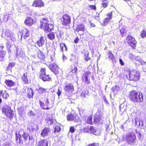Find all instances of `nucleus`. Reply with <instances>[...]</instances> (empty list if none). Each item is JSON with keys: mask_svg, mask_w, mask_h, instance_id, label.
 Listing matches in <instances>:
<instances>
[{"mask_svg": "<svg viewBox=\"0 0 146 146\" xmlns=\"http://www.w3.org/2000/svg\"><path fill=\"white\" fill-rule=\"evenodd\" d=\"M130 100L134 102H139L143 100V94L141 93H139L135 90L130 92L129 96Z\"/></svg>", "mask_w": 146, "mask_h": 146, "instance_id": "f257e3e1", "label": "nucleus"}, {"mask_svg": "<svg viewBox=\"0 0 146 146\" xmlns=\"http://www.w3.org/2000/svg\"><path fill=\"white\" fill-rule=\"evenodd\" d=\"M126 78L130 80L137 81L139 80L140 76L139 71L132 70L129 71L126 70L125 72Z\"/></svg>", "mask_w": 146, "mask_h": 146, "instance_id": "f03ea898", "label": "nucleus"}, {"mask_svg": "<svg viewBox=\"0 0 146 146\" xmlns=\"http://www.w3.org/2000/svg\"><path fill=\"white\" fill-rule=\"evenodd\" d=\"M136 138L135 134L133 132L127 134L125 136L122 137L124 140H125L128 144L131 145H133L135 144Z\"/></svg>", "mask_w": 146, "mask_h": 146, "instance_id": "7ed1b4c3", "label": "nucleus"}, {"mask_svg": "<svg viewBox=\"0 0 146 146\" xmlns=\"http://www.w3.org/2000/svg\"><path fill=\"white\" fill-rule=\"evenodd\" d=\"M46 20V19H43L40 20V28H43L45 31L50 32L53 29L54 25L52 24H49L46 22L47 21Z\"/></svg>", "mask_w": 146, "mask_h": 146, "instance_id": "20e7f679", "label": "nucleus"}, {"mask_svg": "<svg viewBox=\"0 0 146 146\" xmlns=\"http://www.w3.org/2000/svg\"><path fill=\"white\" fill-rule=\"evenodd\" d=\"M2 112L7 117L10 119H12L13 116V111L11 110L10 106H4L2 109Z\"/></svg>", "mask_w": 146, "mask_h": 146, "instance_id": "39448f33", "label": "nucleus"}, {"mask_svg": "<svg viewBox=\"0 0 146 146\" xmlns=\"http://www.w3.org/2000/svg\"><path fill=\"white\" fill-rule=\"evenodd\" d=\"M46 71L45 68H41L40 72V78L44 82L50 81L52 78L48 74H46Z\"/></svg>", "mask_w": 146, "mask_h": 146, "instance_id": "423d86ee", "label": "nucleus"}, {"mask_svg": "<svg viewBox=\"0 0 146 146\" xmlns=\"http://www.w3.org/2000/svg\"><path fill=\"white\" fill-rule=\"evenodd\" d=\"M64 90L67 94H72L74 90V86L72 84L65 82L64 85Z\"/></svg>", "mask_w": 146, "mask_h": 146, "instance_id": "0eeeda50", "label": "nucleus"}, {"mask_svg": "<svg viewBox=\"0 0 146 146\" xmlns=\"http://www.w3.org/2000/svg\"><path fill=\"white\" fill-rule=\"evenodd\" d=\"M5 37L7 39L14 42L16 41L15 34L9 30H6L5 33Z\"/></svg>", "mask_w": 146, "mask_h": 146, "instance_id": "6e6552de", "label": "nucleus"}, {"mask_svg": "<svg viewBox=\"0 0 146 146\" xmlns=\"http://www.w3.org/2000/svg\"><path fill=\"white\" fill-rule=\"evenodd\" d=\"M126 41L134 49L135 48L137 42L135 40V39L131 35H129L127 36L126 38Z\"/></svg>", "mask_w": 146, "mask_h": 146, "instance_id": "1a4fd4ad", "label": "nucleus"}, {"mask_svg": "<svg viewBox=\"0 0 146 146\" xmlns=\"http://www.w3.org/2000/svg\"><path fill=\"white\" fill-rule=\"evenodd\" d=\"M18 35V38L21 40L22 39L23 37L25 39L29 35V30L26 29H24L20 31Z\"/></svg>", "mask_w": 146, "mask_h": 146, "instance_id": "9d476101", "label": "nucleus"}, {"mask_svg": "<svg viewBox=\"0 0 146 146\" xmlns=\"http://www.w3.org/2000/svg\"><path fill=\"white\" fill-rule=\"evenodd\" d=\"M61 21L62 25L65 26H67L71 23V17L67 14L64 15L61 18Z\"/></svg>", "mask_w": 146, "mask_h": 146, "instance_id": "9b49d317", "label": "nucleus"}, {"mask_svg": "<svg viewBox=\"0 0 146 146\" xmlns=\"http://www.w3.org/2000/svg\"><path fill=\"white\" fill-rule=\"evenodd\" d=\"M67 119L69 121H74L78 122L79 120L78 116L76 114H68L67 116Z\"/></svg>", "mask_w": 146, "mask_h": 146, "instance_id": "f8f14e48", "label": "nucleus"}, {"mask_svg": "<svg viewBox=\"0 0 146 146\" xmlns=\"http://www.w3.org/2000/svg\"><path fill=\"white\" fill-rule=\"evenodd\" d=\"M112 13L111 12L107 14V17L104 19L102 23V26H106L108 24V22L112 19Z\"/></svg>", "mask_w": 146, "mask_h": 146, "instance_id": "ddd939ff", "label": "nucleus"}, {"mask_svg": "<svg viewBox=\"0 0 146 146\" xmlns=\"http://www.w3.org/2000/svg\"><path fill=\"white\" fill-rule=\"evenodd\" d=\"M49 68L50 70L55 74L58 72V66L55 64H52L49 66Z\"/></svg>", "mask_w": 146, "mask_h": 146, "instance_id": "4468645a", "label": "nucleus"}, {"mask_svg": "<svg viewBox=\"0 0 146 146\" xmlns=\"http://www.w3.org/2000/svg\"><path fill=\"white\" fill-rule=\"evenodd\" d=\"M50 132V129L45 127L42 130L40 134L41 136L43 137H46L49 135Z\"/></svg>", "mask_w": 146, "mask_h": 146, "instance_id": "2eb2a0df", "label": "nucleus"}, {"mask_svg": "<svg viewBox=\"0 0 146 146\" xmlns=\"http://www.w3.org/2000/svg\"><path fill=\"white\" fill-rule=\"evenodd\" d=\"M90 74V72L87 71L85 72L83 75L82 80L86 84L89 83L90 80H88V77Z\"/></svg>", "mask_w": 146, "mask_h": 146, "instance_id": "dca6fc26", "label": "nucleus"}, {"mask_svg": "<svg viewBox=\"0 0 146 146\" xmlns=\"http://www.w3.org/2000/svg\"><path fill=\"white\" fill-rule=\"evenodd\" d=\"M47 123L49 125H51L55 123L56 122L55 120L54 117L52 116V114L48 115L47 116L46 119Z\"/></svg>", "mask_w": 146, "mask_h": 146, "instance_id": "f3484780", "label": "nucleus"}, {"mask_svg": "<svg viewBox=\"0 0 146 146\" xmlns=\"http://www.w3.org/2000/svg\"><path fill=\"white\" fill-rule=\"evenodd\" d=\"M44 3L41 0H35L33 4V6L36 7H41L44 6Z\"/></svg>", "mask_w": 146, "mask_h": 146, "instance_id": "a211bd4d", "label": "nucleus"}, {"mask_svg": "<svg viewBox=\"0 0 146 146\" xmlns=\"http://www.w3.org/2000/svg\"><path fill=\"white\" fill-rule=\"evenodd\" d=\"M107 55L109 59L113 63H115L116 59L115 56L110 51H109L107 53Z\"/></svg>", "mask_w": 146, "mask_h": 146, "instance_id": "6ab92c4d", "label": "nucleus"}, {"mask_svg": "<svg viewBox=\"0 0 146 146\" xmlns=\"http://www.w3.org/2000/svg\"><path fill=\"white\" fill-rule=\"evenodd\" d=\"M25 23L28 26H31L33 23V20L30 17H27L25 21Z\"/></svg>", "mask_w": 146, "mask_h": 146, "instance_id": "aec40b11", "label": "nucleus"}, {"mask_svg": "<svg viewBox=\"0 0 146 146\" xmlns=\"http://www.w3.org/2000/svg\"><path fill=\"white\" fill-rule=\"evenodd\" d=\"M29 74L27 72L24 73L23 76L22 80L24 84H28L29 81L28 80V76Z\"/></svg>", "mask_w": 146, "mask_h": 146, "instance_id": "412c9836", "label": "nucleus"}, {"mask_svg": "<svg viewBox=\"0 0 146 146\" xmlns=\"http://www.w3.org/2000/svg\"><path fill=\"white\" fill-rule=\"evenodd\" d=\"M4 48V46H0V53L1 54L0 56V60L1 61H2L3 60L5 54L6 53V51L3 50V49Z\"/></svg>", "mask_w": 146, "mask_h": 146, "instance_id": "4be33fe9", "label": "nucleus"}, {"mask_svg": "<svg viewBox=\"0 0 146 146\" xmlns=\"http://www.w3.org/2000/svg\"><path fill=\"white\" fill-rule=\"evenodd\" d=\"M15 141H16L17 143L19 144H20L21 143L23 144V141L21 139V135L20 134L19 132V141H18V139H19V136H18V135L17 133H15Z\"/></svg>", "mask_w": 146, "mask_h": 146, "instance_id": "5701e85b", "label": "nucleus"}, {"mask_svg": "<svg viewBox=\"0 0 146 146\" xmlns=\"http://www.w3.org/2000/svg\"><path fill=\"white\" fill-rule=\"evenodd\" d=\"M5 83L9 87H11L15 86V82L10 80H6L5 81Z\"/></svg>", "mask_w": 146, "mask_h": 146, "instance_id": "b1692460", "label": "nucleus"}, {"mask_svg": "<svg viewBox=\"0 0 146 146\" xmlns=\"http://www.w3.org/2000/svg\"><path fill=\"white\" fill-rule=\"evenodd\" d=\"M38 146H48V142L45 139H43L39 141L38 143Z\"/></svg>", "mask_w": 146, "mask_h": 146, "instance_id": "393cba45", "label": "nucleus"}, {"mask_svg": "<svg viewBox=\"0 0 146 146\" xmlns=\"http://www.w3.org/2000/svg\"><path fill=\"white\" fill-rule=\"evenodd\" d=\"M101 119V116L99 115L96 114L94 117V122L95 123H97L100 122Z\"/></svg>", "mask_w": 146, "mask_h": 146, "instance_id": "a878e982", "label": "nucleus"}, {"mask_svg": "<svg viewBox=\"0 0 146 146\" xmlns=\"http://www.w3.org/2000/svg\"><path fill=\"white\" fill-rule=\"evenodd\" d=\"M45 40L43 37L41 36L39 40L37 42V44L39 47L42 46L44 44Z\"/></svg>", "mask_w": 146, "mask_h": 146, "instance_id": "bb28decb", "label": "nucleus"}, {"mask_svg": "<svg viewBox=\"0 0 146 146\" xmlns=\"http://www.w3.org/2000/svg\"><path fill=\"white\" fill-rule=\"evenodd\" d=\"M76 30L78 32L81 31L84 32L85 31V28L84 25L83 24H79L76 27Z\"/></svg>", "mask_w": 146, "mask_h": 146, "instance_id": "cd10ccee", "label": "nucleus"}, {"mask_svg": "<svg viewBox=\"0 0 146 146\" xmlns=\"http://www.w3.org/2000/svg\"><path fill=\"white\" fill-rule=\"evenodd\" d=\"M34 93L33 92V90L31 88H29L28 89L27 97L29 98L33 97V96L34 95Z\"/></svg>", "mask_w": 146, "mask_h": 146, "instance_id": "c85d7f7f", "label": "nucleus"}, {"mask_svg": "<svg viewBox=\"0 0 146 146\" xmlns=\"http://www.w3.org/2000/svg\"><path fill=\"white\" fill-rule=\"evenodd\" d=\"M56 33H55L51 32L48 34L47 36L49 39L51 40H53L55 39Z\"/></svg>", "mask_w": 146, "mask_h": 146, "instance_id": "c756f323", "label": "nucleus"}, {"mask_svg": "<svg viewBox=\"0 0 146 146\" xmlns=\"http://www.w3.org/2000/svg\"><path fill=\"white\" fill-rule=\"evenodd\" d=\"M22 136L25 142L27 141L28 137L29 141H30L31 138L29 136L28 133L24 132L23 133L22 135Z\"/></svg>", "mask_w": 146, "mask_h": 146, "instance_id": "7c9ffc66", "label": "nucleus"}, {"mask_svg": "<svg viewBox=\"0 0 146 146\" xmlns=\"http://www.w3.org/2000/svg\"><path fill=\"white\" fill-rule=\"evenodd\" d=\"M45 103L46 106H46L49 108V109L51 108L53 105V104L52 102H49L48 99L47 98L46 99Z\"/></svg>", "mask_w": 146, "mask_h": 146, "instance_id": "2f4dec72", "label": "nucleus"}, {"mask_svg": "<svg viewBox=\"0 0 146 146\" xmlns=\"http://www.w3.org/2000/svg\"><path fill=\"white\" fill-rule=\"evenodd\" d=\"M60 50L62 52L63 50L66 51L67 50V48L64 43H60Z\"/></svg>", "mask_w": 146, "mask_h": 146, "instance_id": "473e14b6", "label": "nucleus"}, {"mask_svg": "<svg viewBox=\"0 0 146 146\" xmlns=\"http://www.w3.org/2000/svg\"><path fill=\"white\" fill-rule=\"evenodd\" d=\"M40 106L42 109L48 110L49 109L48 107L46 106V104L44 103L41 102L40 101H39Z\"/></svg>", "mask_w": 146, "mask_h": 146, "instance_id": "72a5a7b5", "label": "nucleus"}, {"mask_svg": "<svg viewBox=\"0 0 146 146\" xmlns=\"http://www.w3.org/2000/svg\"><path fill=\"white\" fill-rule=\"evenodd\" d=\"M126 107V106L123 104H121L119 106L120 111L123 114V112L125 111Z\"/></svg>", "mask_w": 146, "mask_h": 146, "instance_id": "f704fd0d", "label": "nucleus"}, {"mask_svg": "<svg viewBox=\"0 0 146 146\" xmlns=\"http://www.w3.org/2000/svg\"><path fill=\"white\" fill-rule=\"evenodd\" d=\"M38 56L40 59L42 60H43L45 58V56L40 51L38 53Z\"/></svg>", "mask_w": 146, "mask_h": 146, "instance_id": "c9c22d12", "label": "nucleus"}, {"mask_svg": "<svg viewBox=\"0 0 146 146\" xmlns=\"http://www.w3.org/2000/svg\"><path fill=\"white\" fill-rule=\"evenodd\" d=\"M89 130L90 132L92 134H96L95 133L96 132V129L93 126H91L89 128Z\"/></svg>", "mask_w": 146, "mask_h": 146, "instance_id": "e433bc0d", "label": "nucleus"}, {"mask_svg": "<svg viewBox=\"0 0 146 146\" xmlns=\"http://www.w3.org/2000/svg\"><path fill=\"white\" fill-rule=\"evenodd\" d=\"M15 64L13 63H10L7 68V70H11L12 67L15 66Z\"/></svg>", "mask_w": 146, "mask_h": 146, "instance_id": "4c0bfd02", "label": "nucleus"}, {"mask_svg": "<svg viewBox=\"0 0 146 146\" xmlns=\"http://www.w3.org/2000/svg\"><path fill=\"white\" fill-rule=\"evenodd\" d=\"M120 32L121 36H123L126 33V30L125 28H123L120 30Z\"/></svg>", "mask_w": 146, "mask_h": 146, "instance_id": "58836bf2", "label": "nucleus"}, {"mask_svg": "<svg viewBox=\"0 0 146 146\" xmlns=\"http://www.w3.org/2000/svg\"><path fill=\"white\" fill-rule=\"evenodd\" d=\"M87 122L90 124H92V117L91 116H88L87 119Z\"/></svg>", "mask_w": 146, "mask_h": 146, "instance_id": "ea45409f", "label": "nucleus"}, {"mask_svg": "<svg viewBox=\"0 0 146 146\" xmlns=\"http://www.w3.org/2000/svg\"><path fill=\"white\" fill-rule=\"evenodd\" d=\"M23 51L21 49H17V56H21V54H23Z\"/></svg>", "mask_w": 146, "mask_h": 146, "instance_id": "a19ab883", "label": "nucleus"}, {"mask_svg": "<svg viewBox=\"0 0 146 146\" xmlns=\"http://www.w3.org/2000/svg\"><path fill=\"white\" fill-rule=\"evenodd\" d=\"M142 38H143L146 37V29L143 30L141 32V35Z\"/></svg>", "mask_w": 146, "mask_h": 146, "instance_id": "79ce46f5", "label": "nucleus"}, {"mask_svg": "<svg viewBox=\"0 0 146 146\" xmlns=\"http://www.w3.org/2000/svg\"><path fill=\"white\" fill-rule=\"evenodd\" d=\"M60 130V128L59 126L58 125H56L55 127L54 130V133H55L56 132H58Z\"/></svg>", "mask_w": 146, "mask_h": 146, "instance_id": "37998d69", "label": "nucleus"}, {"mask_svg": "<svg viewBox=\"0 0 146 146\" xmlns=\"http://www.w3.org/2000/svg\"><path fill=\"white\" fill-rule=\"evenodd\" d=\"M65 143L64 142L59 141L58 142L57 146H64Z\"/></svg>", "mask_w": 146, "mask_h": 146, "instance_id": "c03bdc74", "label": "nucleus"}, {"mask_svg": "<svg viewBox=\"0 0 146 146\" xmlns=\"http://www.w3.org/2000/svg\"><path fill=\"white\" fill-rule=\"evenodd\" d=\"M103 2L102 3V7L104 8H106L107 7L108 1L107 0H102Z\"/></svg>", "mask_w": 146, "mask_h": 146, "instance_id": "a18cd8bd", "label": "nucleus"}, {"mask_svg": "<svg viewBox=\"0 0 146 146\" xmlns=\"http://www.w3.org/2000/svg\"><path fill=\"white\" fill-rule=\"evenodd\" d=\"M9 18V16L7 15H5L3 16V21L5 22H6L8 21V19Z\"/></svg>", "mask_w": 146, "mask_h": 146, "instance_id": "49530a36", "label": "nucleus"}, {"mask_svg": "<svg viewBox=\"0 0 146 146\" xmlns=\"http://www.w3.org/2000/svg\"><path fill=\"white\" fill-rule=\"evenodd\" d=\"M2 96L3 98H7L9 96V94L6 92H5L3 93Z\"/></svg>", "mask_w": 146, "mask_h": 146, "instance_id": "de8ad7c7", "label": "nucleus"}, {"mask_svg": "<svg viewBox=\"0 0 146 146\" xmlns=\"http://www.w3.org/2000/svg\"><path fill=\"white\" fill-rule=\"evenodd\" d=\"M112 90L114 92H115L116 91H117L119 90V88L118 86H116L115 87H113Z\"/></svg>", "mask_w": 146, "mask_h": 146, "instance_id": "09e8293b", "label": "nucleus"}, {"mask_svg": "<svg viewBox=\"0 0 146 146\" xmlns=\"http://www.w3.org/2000/svg\"><path fill=\"white\" fill-rule=\"evenodd\" d=\"M77 71V67L76 66H74V67H73L71 70V71L73 73H76Z\"/></svg>", "mask_w": 146, "mask_h": 146, "instance_id": "8fccbe9b", "label": "nucleus"}, {"mask_svg": "<svg viewBox=\"0 0 146 146\" xmlns=\"http://www.w3.org/2000/svg\"><path fill=\"white\" fill-rule=\"evenodd\" d=\"M2 146H11V144L9 142L4 143Z\"/></svg>", "mask_w": 146, "mask_h": 146, "instance_id": "3c124183", "label": "nucleus"}, {"mask_svg": "<svg viewBox=\"0 0 146 146\" xmlns=\"http://www.w3.org/2000/svg\"><path fill=\"white\" fill-rule=\"evenodd\" d=\"M27 114L28 115L30 116H34L35 115V113L32 110H30L29 112Z\"/></svg>", "mask_w": 146, "mask_h": 146, "instance_id": "603ef678", "label": "nucleus"}, {"mask_svg": "<svg viewBox=\"0 0 146 146\" xmlns=\"http://www.w3.org/2000/svg\"><path fill=\"white\" fill-rule=\"evenodd\" d=\"M39 92L41 93L45 92L46 91L45 89L42 88H40L39 89Z\"/></svg>", "mask_w": 146, "mask_h": 146, "instance_id": "864d4df0", "label": "nucleus"}, {"mask_svg": "<svg viewBox=\"0 0 146 146\" xmlns=\"http://www.w3.org/2000/svg\"><path fill=\"white\" fill-rule=\"evenodd\" d=\"M75 131V129L74 127H71L70 129V131L72 133H73Z\"/></svg>", "mask_w": 146, "mask_h": 146, "instance_id": "5fc2aeb1", "label": "nucleus"}, {"mask_svg": "<svg viewBox=\"0 0 146 146\" xmlns=\"http://www.w3.org/2000/svg\"><path fill=\"white\" fill-rule=\"evenodd\" d=\"M143 125V122L142 121H140L138 122V126L142 127Z\"/></svg>", "mask_w": 146, "mask_h": 146, "instance_id": "6e6d98bb", "label": "nucleus"}, {"mask_svg": "<svg viewBox=\"0 0 146 146\" xmlns=\"http://www.w3.org/2000/svg\"><path fill=\"white\" fill-rule=\"evenodd\" d=\"M137 60L139 62L142 64H143L145 63V62L141 59H139V60Z\"/></svg>", "mask_w": 146, "mask_h": 146, "instance_id": "4d7b16f0", "label": "nucleus"}, {"mask_svg": "<svg viewBox=\"0 0 146 146\" xmlns=\"http://www.w3.org/2000/svg\"><path fill=\"white\" fill-rule=\"evenodd\" d=\"M22 6L23 9H24L25 10H27L28 9V7H27L25 5L22 4Z\"/></svg>", "mask_w": 146, "mask_h": 146, "instance_id": "13d9d810", "label": "nucleus"}, {"mask_svg": "<svg viewBox=\"0 0 146 146\" xmlns=\"http://www.w3.org/2000/svg\"><path fill=\"white\" fill-rule=\"evenodd\" d=\"M90 128L88 127H85L84 129V131L85 132H88L89 131V130Z\"/></svg>", "mask_w": 146, "mask_h": 146, "instance_id": "bf43d9fd", "label": "nucleus"}, {"mask_svg": "<svg viewBox=\"0 0 146 146\" xmlns=\"http://www.w3.org/2000/svg\"><path fill=\"white\" fill-rule=\"evenodd\" d=\"M7 47L8 48H10L11 47V45L10 44V42H9V41H8L7 42Z\"/></svg>", "mask_w": 146, "mask_h": 146, "instance_id": "052dcab7", "label": "nucleus"}, {"mask_svg": "<svg viewBox=\"0 0 146 146\" xmlns=\"http://www.w3.org/2000/svg\"><path fill=\"white\" fill-rule=\"evenodd\" d=\"M119 62L120 64L122 65L123 66L124 65V63L123 61L121 59H119Z\"/></svg>", "mask_w": 146, "mask_h": 146, "instance_id": "680f3d73", "label": "nucleus"}, {"mask_svg": "<svg viewBox=\"0 0 146 146\" xmlns=\"http://www.w3.org/2000/svg\"><path fill=\"white\" fill-rule=\"evenodd\" d=\"M84 58L85 60L86 61H88L90 59V58L88 56L85 57Z\"/></svg>", "mask_w": 146, "mask_h": 146, "instance_id": "e2e57ef3", "label": "nucleus"}, {"mask_svg": "<svg viewBox=\"0 0 146 146\" xmlns=\"http://www.w3.org/2000/svg\"><path fill=\"white\" fill-rule=\"evenodd\" d=\"M90 7L91 9H92L96 10V6L94 5H90Z\"/></svg>", "mask_w": 146, "mask_h": 146, "instance_id": "0e129e2a", "label": "nucleus"}, {"mask_svg": "<svg viewBox=\"0 0 146 146\" xmlns=\"http://www.w3.org/2000/svg\"><path fill=\"white\" fill-rule=\"evenodd\" d=\"M79 111L80 113H83L84 112V110L81 108H78Z\"/></svg>", "mask_w": 146, "mask_h": 146, "instance_id": "69168bd1", "label": "nucleus"}, {"mask_svg": "<svg viewBox=\"0 0 146 146\" xmlns=\"http://www.w3.org/2000/svg\"><path fill=\"white\" fill-rule=\"evenodd\" d=\"M84 93L86 96L88 95V94L89 93L88 91L87 90H86L82 92Z\"/></svg>", "mask_w": 146, "mask_h": 146, "instance_id": "338daca9", "label": "nucleus"}, {"mask_svg": "<svg viewBox=\"0 0 146 146\" xmlns=\"http://www.w3.org/2000/svg\"><path fill=\"white\" fill-rule=\"evenodd\" d=\"M89 54V53L88 51H86L84 52V55L85 56V57L86 56H88Z\"/></svg>", "mask_w": 146, "mask_h": 146, "instance_id": "774afa93", "label": "nucleus"}]
</instances>
